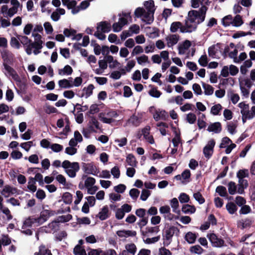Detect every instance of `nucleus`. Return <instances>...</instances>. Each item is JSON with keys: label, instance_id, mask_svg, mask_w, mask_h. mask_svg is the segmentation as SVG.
Instances as JSON below:
<instances>
[{"label": "nucleus", "instance_id": "3", "mask_svg": "<svg viewBox=\"0 0 255 255\" xmlns=\"http://www.w3.org/2000/svg\"><path fill=\"white\" fill-rule=\"evenodd\" d=\"M149 12L147 11L144 8L138 7L136 8L134 12L135 17L140 18L143 22L150 24L153 22L154 19L153 14H152L151 18L148 16Z\"/></svg>", "mask_w": 255, "mask_h": 255}, {"label": "nucleus", "instance_id": "53", "mask_svg": "<svg viewBox=\"0 0 255 255\" xmlns=\"http://www.w3.org/2000/svg\"><path fill=\"white\" fill-rule=\"evenodd\" d=\"M17 37L24 47L32 42V41L26 36L18 35Z\"/></svg>", "mask_w": 255, "mask_h": 255}, {"label": "nucleus", "instance_id": "39", "mask_svg": "<svg viewBox=\"0 0 255 255\" xmlns=\"http://www.w3.org/2000/svg\"><path fill=\"white\" fill-rule=\"evenodd\" d=\"M244 23L243 20L240 15H236L233 18V26L240 27Z\"/></svg>", "mask_w": 255, "mask_h": 255}, {"label": "nucleus", "instance_id": "46", "mask_svg": "<svg viewBox=\"0 0 255 255\" xmlns=\"http://www.w3.org/2000/svg\"><path fill=\"white\" fill-rule=\"evenodd\" d=\"M252 222L249 219L241 220L238 221V227L241 229L249 227L251 225Z\"/></svg>", "mask_w": 255, "mask_h": 255}, {"label": "nucleus", "instance_id": "56", "mask_svg": "<svg viewBox=\"0 0 255 255\" xmlns=\"http://www.w3.org/2000/svg\"><path fill=\"white\" fill-rule=\"evenodd\" d=\"M0 211L5 215L6 219L8 221H10L12 219L13 217L11 214L9 209L7 207L4 206L0 209Z\"/></svg>", "mask_w": 255, "mask_h": 255}, {"label": "nucleus", "instance_id": "14", "mask_svg": "<svg viewBox=\"0 0 255 255\" xmlns=\"http://www.w3.org/2000/svg\"><path fill=\"white\" fill-rule=\"evenodd\" d=\"M153 117L156 121L159 120L165 121L168 118V114L165 110L158 109L155 110L153 114Z\"/></svg>", "mask_w": 255, "mask_h": 255}, {"label": "nucleus", "instance_id": "5", "mask_svg": "<svg viewBox=\"0 0 255 255\" xmlns=\"http://www.w3.org/2000/svg\"><path fill=\"white\" fill-rule=\"evenodd\" d=\"M178 229L174 226L166 225L163 232V238L166 240H171L174 235H177L179 233Z\"/></svg>", "mask_w": 255, "mask_h": 255}, {"label": "nucleus", "instance_id": "32", "mask_svg": "<svg viewBox=\"0 0 255 255\" xmlns=\"http://www.w3.org/2000/svg\"><path fill=\"white\" fill-rule=\"evenodd\" d=\"M136 60L138 64L141 66L150 64V63L148 57L145 54H142L141 56L136 57Z\"/></svg>", "mask_w": 255, "mask_h": 255}, {"label": "nucleus", "instance_id": "23", "mask_svg": "<svg viewBox=\"0 0 255 255\" xmlns=\"http://www.w3.org/2000/svg\"><path fill=\"white\" fill-rule=\"evenodd\" d=\"M89 128L91 132H97L96 129H100L99 123L94 117H91L89 122Z\"/></svg>", "mask_w": 255, "mask_h": 255}, {"label": "nucleus", "instance_id": "61", "mask_svg": "<svg viewBox=\"0 0 255 255\" xmlns=\"http://www.w3.org/2000/svg\"><path fill=\"white\" fill-rule=\"evenodd\" d=\"M128 30L131 35L133 34H138L140 32V27L138 25L134 24L129 27Z\"/></svg>", "mask_w": 255, "mask_h": 255}, {"label": "nucleus", "instance_id": "63", "mask_svg": "<svg viewBox=\"0 0 255 255\" xmlns=\"http://www.w3.org/2000/svg\"><path fill=\"white\" fill-rule=\"evenodd\" d=\"M216 191L222 197H226L227 195L226 188L222 186H219L217 187Z\"/></svg>", "mask_w": 255, "mask_h": 255}, {"label": "nucleus", "instance_id": "37", "mask_svg": "<svg viewBox=\"0 0 255 255\" xmlns=\"http://www.w3.org/2000/svg\"><path fill=\"white\" fill-rule=\"evenodd\" d=\"M126 162L128 165L131 167H136L137 163L135 157L131 154H129L127 155Z\"/></svg>", "mask_w": 255, "mask_h": 255}, {"label": "nucleus", "instance_id": "59", "mask_svg": "<svg viewBox=\"0 0 255 255\" xmlns=\"http://www.w3.org/2000/svg\"><path fill=\"white\" fill-rule=\"evenodd\" d=\"M95 183L96 180L95 178L91 177H88L85 181L84 185L85 187L87 188L95 185Z\"/></svg>", "mask_w": 255, "mask_h": 255}, {"label": "nucleus", "instance_id": "34", "mask_svg": "<svg viewBox=\"0 0 255 255\" xmlns=\"http://www.w3.org/2000/svg\"><path fill=\"white\" fill-rule=\"evenodd\" d=\"M124 251L129 253L130 255H134L136 252V247L133 243L128 244L126 245L125 249Z\"/></svg>", "mask_w": 255, "mask_h": 255}, {"label": "nucleus", "instance_id": "24", "mask_svg": "<svg viewBox=\"0 0 255 255\" xmlns=\"http://www.w3.org/2000/svg\"><path fill=\"white\" fill-rule=\"evenodd\" d=\"M65 14V10L64 8H58L53 11L51 15V18L54 21H57L60 18V15Z\"/></svg>", "mask_w": 255, "mask_h": 255}, {"label": "nucleus", "instance_id": "13", "mask_svg": "<svg viewBox=\"0 0 255 255\" xmlns=\"http://www.w3.org/2000/svg\"><path fill=\"white\" fill-rule=\"evenodd\" d=\"M64 34L67 37L71 38L73 40L79 41L82 38L81 34H76V31L73 29L66 28L63 31Z\"/></svg>", "mask_w": 255, "mask_h": 255}, {"label": "nucleus", "instance_id": "64", "mask_svg": "<svg viewBox=\"0 0 255 255\" xmlns=\"http://www.w3.org/2000/svg\"><path fill=\"white\" fill-rule=\"evenodd\" d=\"M190 251L194 254L200 255L203 253V249L199 245L192 246L190 248Z\"/></svg>", "mask_w": 255, "mask_h": 255}, {"label": "nucleus", "instance_id": "40", "mask_svg": "<svg viewBox=\"0 0 255 255\" xmlns=\"http://www.w3.org/2000/svg\"><path fill=\"white\" fill-rule=\"evenodd\" d=\"M226 208L230 214H235L238 210L237 206L233 202L228 203L226 205Z\"/></svg>", "mask_w": 255, "mask_h": 255}, {"label": "nucleus", "instance_id": "50", "mask_svg": "<svg viewBox=\"0 0 255 255\" xmlns=\"http://www.w3.org/2000/svg\"><path fill=\"white\" fill-rule=\"evenodd\" d=\"M170 205L172 208L173 212L178 213L180 212V211L178 209L179 203L177 198H174L170 201Z\"/></svg>", "mask_w": 255, "mask_h": 255}, {"label": "nucleus", "instance_id": "36", "mask_svg": "<svg viewBox=\"0 0 255 255\" xmlns=\"http://www.w3.org/2000/svg\"><path fill=\"white\" fill-rule=\"evenodd\" d=\"M146 34L151 38H154L159 36L158 30L156 28L148 27Z\"/></svg>", "mask_w": 255, "mask_h": 255}, {"label": "nucleus", "instance_id": "33", "mask_svg": "<svg viewBox=\"0 0 255 255\" xmlns=\"http://www.w3.org/2000/svg\"><path fill=\"white\" fill-rule=\"evenodd\" d=\"M106 61L109 64V67L114 68L118 66L120 63L117 60H114V57L111 55H108L105 57Z\"/></svg>", "mask_w": 255, "mask_h": 255}, {"label": "nucleus", "instance_id": "10", "mask_svg": "<svg viewBox=\"0 0 255 255\" xmlns=\"http://www.w3.org/2000/svg\"><path fill=\"white\" fill-rule=\"evenodd\" d=\"M10 4L12 6L8 8L7 17H11L17 13L18 8L22 7L18 0H10Z\"/></svg>", "mask_w": 255, "mask_h": 255}, {"label": "nucleus", "instance_id": "7", "mask_svg": "<svg viewBox=\"0 0 255 255\" xmlns=\"http://www.w3.org/2000/svg\"><path fill=\"white\" fill-rule=\"evenodd\" d=\"M180 39V36L177 34H169L166 36L165 40L168 47H173Z\"/></svg>", "mask_w": 255, "mask_h": 255}, {"label": "nucleus", "instance_id": "30", "mask_svg": "<svg viewBox=\"0 0 255 255\" xmlns=\"http://www.w3.org/2000/svg\"><path fill=\"white\" fill-rule=\"evenodd\" d=\"M248 186V183L247 180L244 179H239V184L237 192L239 194H243L244 192V189Z\"/></svg>", "mask_w": 255, "mask_h": 255}, {"label": "nucleus", "instance_id": "57", "mask_svg": "<svg viewBox=\"0 0 255 255\" xmlns=\"http://www.w3.org/2000/svg\"><path fill=\"white\" fill-rule=\"evenodd\" d=\"M196 236L195 234L192 232H188L185 235V239L189 244H193L195 242Z\"/></svg>", "mask_w": 255, "mask_h": 255}, {"label": "nucleus", "instance_id": "20", "mask_svg": "<svg viewBox=\"0 0 255 255\" xmlns=\"http://www.w3.org/2000/svg\"><path fill=\"white\" fill-rule=\"evenodd\" d=\"M95 87L93 84H89L87 87L83 88L82 94L79 96L86 99L89 98L93 94V91Z\"/></svg>", "mask_w": 255, "mask_h": 255}, {"label": "nucleus", "instance_id": "45", "mask_svg": "<svg viewBox=\"0 0 255 255\" xmlns=\"http://www.w3.org/2000/svg\"><path fill=\"white\" fill-rule=\"evenodd\" d=\"M222 108V106L220 104H216L211 107L210 113L214 116L218 115Z\"/></svg>", "mask_w": 255, "mask_h": 255}, {"label": "nucleus", "instance_id": "44", "mask_svg": "<svg viewBox=\"0 0 255 255\" xmlns=\"http://www.w3.org/2000/svg\"><path fill=\"white\" fill-rule=\"evenodd\" d=\"M54 214V212L52 211L44 210L41 212L40 216L46 222L50 217Z\"/></svg>", "mask_w": 255, "mask_h": 255}, {"label": "nucleus", "instance_id": "58", "mask_svg": "<svg viewBox=\"0 0 255 255\" xmlns=\"http://www.w3.org/2000/svg\"><path fill=\"white\" fill-rule=\"evenodd\" d=\"M75 255H87L85 250L80 245H77L74 249Z\"/></svg>", "mask_w": 255, "mask_h": 255}, {"label": "nucleus", "instance_id": "1", "mask_svg": "<svg viewBox=\"0 0 255 255\" xmlns=\"http://www.w3.org/2000/svg\"><path fill=\"white\" fill-rule=\"evenodd\" d=\"M208 8L201 6L198 10H191L188 11L185 20L187 31L192 32L197 29L198 24L203 22L205 19Z\"/></svg>", "mask_w": 255, "mask_h": 255}, {"label": "nucleus", "instance_id": "31", "mask_svg": "<svg viewBox=\"0 0 255 255\" xmlns=\"http://www.w3.org/2000/svg\"><path fill=\"white\" fill-rule=\"evenodd\" d=\"M119 16L120 18L118 21L123 26L127 24L128 20L131 18L129 13H122V14H119Z\"/></svg>", "mask_w": 255, "mask_h": 255}, {"label": "nucleus", "instance_id": "41", "mask_svg": "<svg viewBox=\"0 0 255 255\" xmlns=\"http://www.w3.org/2000/svg\"><path fill=\"white\" fill-rule=\"evenodd\" d=\"M202 87L204 90L205 95L210 96L213 94L214 89L210 85L203 83Z\"/></svg>", "mask_w": 255, "mask_h": 255}, {"label": "nucleus", "instance_id": "29", "mask_svg": "<svg viewBox=\"0 0 255 255\" xmlns=\"http://www.w3.org/2000/svg\"><path fill=\"white\" fill-rule=\"evenodd\" d=\"M34 255H52L51 251L44 245H41L38 248V251L34 253Z\"/></svg>", "mask_w": 255, "mask_h": 255}, {"label": "nucleus", "instance_id": "4", "mask_svg": "<svg viewBox=\"0 0 255 255\" xmlns=\"http://www.w3.org/2000/svg\"><path fill=\"white\" fill-rule=\"evenodd\" d=\"M118 116V113L114 111H111L107 113H101L99 114V119L104 123L108 124L113 123L115 121L114 119Z\"/></svg>", "mask_w": 255, "mask_h": 255}, {"label": "nucleus", "instance_id": "2", "mask_svg": "<svg viewBox=\"0 0 255 255\" xmlns=\"http://www.w3.org/2000/svg\"><path fill=\"white\" fill-rule=\"evenodd\" d=\"M62 167L65 172L70 178H74L77 172L80 169L79 164L77 162H71L68 160H65L62 163Z\"/></svg>", "mask_w": 255, "mask_h": 255}, {"label": "nucleus", "instance_id": "49", "mask_svg": "<svg viewBox=\"0 0 255 255\" xmlns=\"http://www.w3.org/2000/svg\"><path fill=\"white\" fill-rule=\"evenodd\" d=\"M223 25L226 27L230 25L233 26V17L231 15H228L223 18L222 20Z\"/></svg>", "mask_w": 255, "mask_h": 255}, {"label": "nucleus", "instance_id": "6", "mask_svg": "<svg viewBox=\"0 0 255 255\" xmlns=\"http://www.w3.org/2000/svg\"><path fill=\"white\" fill-rule=\"evenodd\" d=\"M215 145V141L214 139H211L208 141L207 144L206 146L203 148V152L205 157L207 159H209L212 156L213 151L214 147Z\"/></svg>", "mask_w": 255, "mask_h": 255}, {"label": "nucleus", "instance_id": "18", "mask_svg": "<svg viewBox=\"0 0 255 255\" xmlns=\"http://www.w3.org/2000/svg\"><path fill=\"white\" fill-rule=\"evenodd\" d=\"M111 215V212L107 205L104 206L97 215V217L101 220L108 219Z\"/></svg>", "mask_w": 255, "mask_h": 255}, {"label": "nucleus", "instance_id": "16", "mask_svg": "<svg viewBox=\"0 0 255 255\" xmlns=\"http://www.w3.org/2000/svg\"><path fill=\"white\" fill-rule=\"evenodd\" d=\"M191 46V42L188 40H186L183 42L180 43L178 46V54L179 55H184L186 53L187 51Z\"/></svg>", "mask_w": 255, "mask_h": 255}, {"label": "nucleus", "instance_id": "22", "mask_svg": "<svg viewBox=\"0 0 255 255\" xmlns=\"http://www.w3.org/2000/svg\"><path fill=\"white\" fill-rule=\"evenodd\" d=\"M97 30L104 33L109 32L111 29V24L106 21H102L98 24Z\"/></svg>", "mask_w": 255, "mask_h": 255}, {"label": "nucleus", "instance_id": "19", "mask_svg": "<svg viewBox=\"0 0 255 255\" xmlns=\"http://www.w3.org/2000/svg\"><path fill=\"white\" fill-rule=\"evenodd\" d=\"M143 5L145 7V9L149 12L148 16L149 18H151L152 14H154L155 8H154V3L153 0H150L148 1H144L143 3Z\"/></svg>", "mask_w": 255, "mask_h": 255}, {"label": "nucleus", "instance_id": "25", "mask_svg": "<svg viewBox=\"0 0 255 255\" xmlns=\"http://www.w3.org/2000/svg\"><path fill=\"white\" fill-rule=\"evenodd\" d=\"M72 78L70 77L68 79H63L58 81V85L60 88L63 89H69L72 88Z\"/></svg>", "mask_w": 255, "mask_h": 255}, {"label": "nucleus", "instance_id": "9", "mask_svg": "<svg viewBox=\"0 0 255 255\" xmlns=\"http://www.w3.org/2000/svg\"><path fill=\"white\" fill-rule=\"evenodd\" d=\"M207 237L214 247L220 248L224 246V241L221 238H219L214 233L208 234Z\"/></svg>", "mask_w": 255, "mask_h": 255}, {"label": "nucleus", "instance_id": "60", "mask_svg": "<svg viewBox=\"0 0 255 255\" xmlns=\"http://www.w3.org/2000/svg\"><path fill=\"white\" fill-rule=\"evenodd\" d=\"M72 218V216L70 214H67L65 215H62L60 216H59L57 220V222L60 223H64V222H67L69 221H70Z\"/></svg>", "mask_w": 255, "mask_h": 255}, {"label": "nucleus", "instance_id": "28", "mask_svg": "<svg viewBox=\"0 0 255 255\" xmlns=\"http://www.w3.org/2000/svg\"><path fill=\"white\" fill-rule=\"evenodd\" d=\"M221 125L219 122L213 123L209 126L207 130L209 132L219 133L221 131Z\"/></svg>", "mask_w": 255, "mask_h": 255}, {"label": "nucleus", "instance_id": "15", "mask_svg": "<svg viewBox=\"0 0 255 255\" xmlns=\"http://www.w3.org/2000/svg\"><path fill=\"white\" fill-rule=\"evenodd\" d=\"M4 68L5 70V74L7 76H11L16 82H20V79L16 71L8 65L4 64Z\"/></svg>", "mask_w": 255, "mask_h": 255}, {"label": "nucleus", "instance_id": "8", "mask_svg": "<svg viewBox=\"0 0 255 255\" xmlns=\"http://www.w3.org/2000/svg\"><path fill=\"white\" fill-rule=\"evenodd\" d=\"M179 29L181 33H190V31H187V28L186 27V22L184 25L179 21L173 22L171 23L170 28V30L171 32L175 33Z\"/></svg>", "mask_w": 255, "mask_h": 255}, {"label": "nucleus", "instance_id": "55", "mask_svg": "<svg viewBox=\"0 0 255 255\" xmlns=\"http://www.w3.org/2000/svg\"><path fill=\"white\" fill-rule=\"evenodd\" d=\"M10 44L11 47L16 49H19L20 47V44L18 37H12L10 39Z\"/></svg>", "mask_w": 255, "mask_h": 255}, {"label": "nucleus", "instance_id": "48", "mask_svg": "<svg viewBox=\"0 0 255 255\" xmlns=\"http://www.w3.org/2000/svg\"><path fill=\"white\" fill-rule=\"evenodd\" d=\"M149 128V127H146L143 129V135L147 141H148L150 144H153L154 143V139L152 136L149 134L148 131Z\"/></svg>", "mask_w": 255, "mask_h": 255}, {"label": "nucleus", "instance_id": "54", "mask_svg": "<svg viewBox=\"0 0 255 255\" xmlns=\"http://www.w3.org/2000/svg\"><path fill=\"white\" fill-rule=\"evenodd\" d=\"M227 129L228 131L231 134H234L236 132V128L237 127V124L234 122H230L227 124Z\"/></svg>", "mask_w": 255, "mask_h": 255}, {"label": "nucleus", "instance_id": "52", "mask_svg": "<svg viewBox=\"0 0 255 255\" xmlns=\"http://www.w3.org/2000/svg\"><path fill=\"white\" fill-rule=\"evenodd\" d=\"M228 191L231 195H234L237 192V188L236 183L233 181H231L228 183Z\"/></svg>", "mask_w": 255, "mask_h": 255}, {"label": "nucleus", "instance_id": "43", "mask_svg": "<svg viewBox=\"0 0 255 255\" xmlns=\"http://www.w3.org/2000/svg\"><path fill=\"white\" fill-rule=\"evenodd\" d=\"M1 54L2 59L4 61L10 60L11 59H12L13 57V54L11 52L6 49H3L1 52Z\"/></svg>", "mask_w": 255, "mask_h": 255}, {"label": "nucleus", "instance_id": "27", "mask_svg": "<svg viewBox=\"0 0 255 255\" xmlns=\"http://www.w3.org/2000/svg\"><path fill=\"white\" fill-rule=\"evenodd\" d=\"M117 234L120 238H128L135 236L136 232L130 230H120L117 232Z\"/></svg>", "mask_w": 255, "mask_h": 255}, {"label": "nucleus", "instance_id": "42", "mask_svg": "<svg viewBox=\"0 0 255 255\" xmlns=\"http://www.w3.org/2000/svg\"><path fill=\"white\" fill-rule=\"evenodd\" d=\"M238 107L241 109L242 115H247L249 111V105L245 102H241L239 104Z\"/></svg>", "mask_w": 255, "mask_h": 255}, {"label": "nucleus", "instance_id": "47", "mask_svg": "<svg viewBox=\"0 0 255 255\" xmlns=\"http://www.w3.org/2000/svg\"><path fill=\"white\" fill-rule=\"evenodd\" d=\"M182 211L185 214H193L195 212L196 209L193 206H191L189 204H186L183 206Z\"/></svg>", "mask_w": 255, "mask_h": 255}, {"label": "nucleus", "instance_id": "17", "mask_svg": "<svg viewBox=\"0 0 255 255\" xmlns=\"http://www.w3.org/2000/svg\"><path fill=\"white\" fill-rule=\"evenodd\" d=\"M16 192L17 189L15 188L12 187L9 185H6L3 188L0 193L4 197L7 198L16 193Z\"/></svg>", "mask_w": 255, "mask_h": 255}, {"label": "nucleus", "instance_id": "12", "mask_svg": "<svg viewBox=\"0 0 255 255\" xmlns=\"http://www.w3.org/2000/svg\"><path fill=\"white\" fill-rule=\"evenodd\" d=\"M239 81L242 95L245 97H248L250 93L249 90L245 87L244 85L247 86L248 88H250V83L249 80L248 79H242L241 78H239Z\"/></svg>", "mask_w": 255, "mask_h": 255}, {"label": "nucleus", "instance_id": "38", "mask_svg": "<svg viewBox=\"0 0 255 255\" xmlns=\"http://www.w3.org/2000/svg\"><path fill=\"white\" fill-rule=\"evenodd\" d=\"M159 232L158 226L148 227L145 229L144 231L145 235L149 236V235L155 234Z\"/></svg>", "mask_w": 255, "mask_h": 255}, {"label": "nucleus", "instance_id": "11", "mask_svg": "<svg viewBox=\"0 0 255 255\" xmlns=\"http://www.w3.org/2000/svg\"><path fill=\"white\" fill-rule=\"evenodd\" d=\"M142 122V115L140 114L133 115L130 117L126 123L127 126L137 127Z\"/></svg>", "mask_w": 255, "mask_h": 255}, {"label": "nucleus", "instance_id": "51", "mask_svg": "<svg viewBox=\"0 0 255 255\" xmlns=\"http://www.w3.org/2000/svg\"><path fill=\"white\" fill-rule=\"evenodd\" d=\"M35 183L36 182L33 178L30 177L29 178L27 188L32 192H34L36 190V186H35Z\"/></svg>", "mask_w": 255, "mask_h": 255}, {"label": "nucleus", "instance_id": "26", "mask_svg": "<svg viewBox=\"0 0 255 255\" xmlns=\"http://www.w3.org/2000/svg\"><path fill=\"white\" fill-rule=\"evenodd\" d=\"M83 169L86 173L89 174L94 175L97 171L96 167L92 163H84Z\"/></svg>", "mask_w": 255, "mask_h": 255}, {"label": "nucleus", "instance_id": "35", "mask_svg": "<svg viewBox=\"0 0 255 255\" xmlns=\"http://www.w3.org/2000/svg\"><path fill=\"white\" fill-rule=\"evenodd\" d=\"M73 72L72 67L69 65H66L63 69H59L58 74L60 75H70Z\"/></svg>", "mask_w": 255, "mask_h": 255}, {"label": "nucleus", "instance_id": "21", "mask_svg": "<svg viewBox=\"0 0 255 255\" xmlns=\"http://www.w3.org/2000/svg\"><path fill=\"white\" fill-rule=\"evenodd\" d=\"M210 3L209 0H191V6L194 8H197L200 5L208 7Z\"/></svg>", "mask_w": 255, "mask_h": 255}, {"label": "nucleus", "instance_id": "62", "mask_svg": "<svg viewBox=\"0 0 255 255\" xmlns=\"http://www.w3.org/2000/svg\"><path fill=\"white\" fill-rule=\"evenodd\" d=\"M178 198L181 203H188L190 200L189 196L184 193H181Z\"/></svg>", "mask_w": 255, "mask_h": 255}]
</instances>
